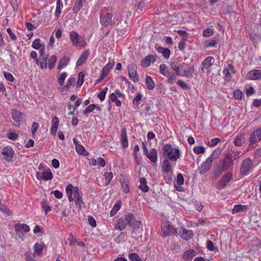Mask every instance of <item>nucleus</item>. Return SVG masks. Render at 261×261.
<instances>
[{
  "instance_id": "8fccbe9b",
  "label": "nucleus",
  "mask_w": 261,
  "mask_h": 261,
  "mask_svg": "<svg viewBox=\"0 0 261 261\" xmlns=\"http://www.w3.org/2000/svg\"><path fill=\"white\" fill-rule=\"evenodd\" d=\"M107 91L108 88L106 87L98 94L97 97L99 100L103 101L105 99Z\"/></svg>"
},
{
  "instance_id": "49530a36",
  "label": "nucleus",
  "mask_w": 261,
  "mask_h": 261,
  "mask_svg": "<svg viewBox=\"0 0 261 261\" xmlns=\"http://www.w3.org/2000/svg\"><path fill=\"white\" fill-rule=\"evenodd\" d=\"M48 55H47L45 57H43V58H41L42 62H40V67L41 69H46L47 67V60L48 59Z\"/></svg>"
},
{
  "instance_id": "4be33fe9",
  "label": "nucleus",
  "mask_w": 261,
  "mask_h": 261,
  "mask_svg": "<svg viewBox=\"0 0 261 261\" xmlns=\"http://www.w3.org/2000/svg\"><path fill=\"white\" fill-rule=\"evenodd\" d=\"M252 164H242L240 167V173L246 175L253 168Z\"/></svg>"
},
{
  "instance_id": "39448f33",
  "label": "nucleus",
  "mask_w": 261,
  "mask_h": 261,
  "mask_svg": "<svg viewBox=\"0 0 261 261\" xmlns=\"http://www.w3.org/2000/svg\"><path fill=\"white\" fill-rule=\"evenodd\" d=\"M161 236L166 238L172 236L176 233V231L174 227L168 223L164 222L161 225Z\"/></svg>"
},
{
  "instance_id": "13d9d810",
  "label": "nucleus",
  "mask_w": 261,
  "mask_h": 261,
  "mask_svg": "<svg viewBox=\"0 0 261 261\" xmlns=\"http://www.w3.org/2000/svg\"><path fill=\"white\" fill-rule=\"evenodd\" d=\"M167 67L164 64H161L160 66V72L165 76H166L169 72L167 70Z\"/></svg>"
},
{
  "instance_id": "e433bc0d",
  "label": "nucleus",
  "mask_w": 261,
  "mask_h": 261,
  "mask_svg": "<svg viewBox=\"0 0 261 261\" xmlns=\"http://www.w3.org/2000/svg\"><path fill=\"white\" fill-rule=\"evenodd\" d=\"M233 162V155L229 151L225 153L223 163H231Z\"/></svg>"
},
{
  "instance_id": "20e7f679",
  "label": "nucleus",
  "mask_w": 261,
  "mask_h": 261,
  "mask_svg": "<svg viewBox=\"0 0 261 261\" xmlns=\"http://www.w3.org/2000/svg\"><path fill=\"white\" fill-rule=\"evenodd\" d=\"M66 194L70 202H73L77 198L82 196V193L77 187H73L69 184L66 188Z\"/></svg>"
},
{
  "instance_id": "052dcab7",
  "label": "nucleus",
  "mask_w": 261,
  "mask_h": 261,
  "mask_svg": "<svg viewBox=\"0 0 261 261\" xmlns=\"http://www.w3.org/2000/svg\"><path fill=\"white\" fill-rule=\"evenodd\" d=\"M4 75L5 76V77L6 78V79L9 82H13L14 80V78L13 76L10 72L4 71Z\"/></svg>"
},
{
  "instance_id": "c03bdc74",
  "label": "nucleus",
  "mask_w": 261,
  "mask_h": 261,
  "mask_svg": "<svg viewBox=\"0 0 261 261\" xmlns=\"http://www.w3.org/2000/svg\"><path fill=\"white\" fill-rule=\"evenodd\" d=\"M84 76H85V74L83 72H79V73L78 74V80L76 82V85H77V87H81L82 85V84H83Z\"/></svg>"
},
{
  "instance_id": "f257e3e1",
  "label": "nucleus",
  "mask_w": 261,
  "mask_h": 261,
  "mask_svg": "<svg viewBox=\"0 0 261 261\" xmlns=\"http://www.w3.org/2000/svg\"><path fill=\"white\" fill-rule=\"evenodd\" d=\"M181 152L178 148L173 147L170 144H166L162 147V155L165 158L163 163L176 162L180 156Z\"/></svg>"
},
{
  "instance_id": "bb28decb",
  "label": "nucleus",
  "mask_w": 261,
  "mask_h": 261,
  "mask_svg": "<svg viewBox=\"0 0 261 261\" xmlns=\"http://www.w3.org/2000/svg\"><path fill=\"white\" fill-rule=\"evenodd\" d=\"M22 114L19 111L16 110H12V118L16 122H19L20 121L21 118L22 117Z\"/></svg>"
},
{
  "instance_id": "5fc2aeb1",
  "label": "nucleus",
  "mask_w": 261,
  "mask_h": 261,
  "mask_svg": "<svg viewBox=\"0 0 261 261\" xmlns=\"http://www.w3.org/2000/svg\"><path fill=\"white\" fill-rule=\"evenodd\" d=\"M193 151L197 154L205 152V149L203 146H196L194 148Z\"/></svg>"
},
{
  "instance_id": "b1692460",
  "label": "nucleus",
  "mask_w": 261,
  "mask_h": 261,
  "mask_svg": "<svg viewBox=\"0 0 261 261\" xmlns=\"http://www.w3.org/2000/svg\"><path fill=\"white\" fill-rule=\"evenodd\" d=\"M157 51L161 53L165 59H168L170 55V50L167 48L161 46H156Z\"/></svg>"
},
{
  "instance_id": "ea45409f",
  "label": "nucleus",
  "mask_w": 261,
  "mask_h": 261,
  "mask_svg": "<svg viewBox=\"0 0 261 261\" xmlns=\"http://www.w3.org/2000/svg\"><path fill=\"white\" fill-rule=\"evenodd\" d=\"M108 68L107 66L104 67L101 71V75L99 79H98L96 81L97 83H99L101 82L108 74Z\"/></svg>"
},
{
  "instance_id": "de8ad7c7",
  "label": "nucleus",
  "mask_w": 261,
  "mask_h": 261,
  "mask_svg": "<svg viewBox=\"0 0 261 261\" xmlns=\"http://www.w3.org/2000/svg\"><path fill=\"white\" fill-rule=\"evenodd\" d=\"M67 73H62L58 77V81L60 86H62L64 84V80L67 77Z\"/></svg>"
},
{
  "instance_id": "37998d69",
  "label": "nucleus",
  "mask_w": 261,
  "mask_h": 261,
  "mask_svg": "<svg viewBox=\"0 0 261 261\" xmlns=\"http://www.w3.org/2000/svg\"><path fill=\"white\" fill-rule=\"evenodd\" d=\"M103 176L105 177L106 180L105 185L106 186H107L110 184V182H111V180L113 178V174L111 172H106L105 173Z\"/></svg>"
},
{
  "instance_id": "79ce46f5",
  "label": "nucleus",
  "mask_w": 261,
  "mask_h": 261,
  "mask_svg": "<svg viewBox=\"0 0 261 261\" xmlns=\"http://www.w3.org/2000/svg\"><path fill=\"white\" fill-rule=\"evenodd\" d=\"M69 59L68 57H64L60 61L58 65V68L61 69L62 67L66 66L68 63Z\"/></svg>"
},
{
  "instance_id": "0eeeda50",
  "label": "nucleus",
  "mask_w": 261,
  "mask_h": 261,
  "mask_svg": "<svg viewBox=\"0 0 261 261\" xmlns=\"http://www.w3.org/2000/svg\"><path fill=\"white\" fill-rule=\"evenodd\" d=\"M180 70L181 71V76H186V77H193L194 68L193 66L188 67V65L185 63H182L180 65Z\"/></svg>"
},
{
  "instance_id": "680f3d73",
  "label": "nucleus",
  "mask_w": 261,
  "mask_h": 261,
  "mask_svg": "<svg viewBox=\"0 0 261 261\" xmlns=\"http://www.w3.org/2000/svg\"><path fill=\"white\" fill-rule=\"evenodd\" d=\"M223 73L224 75L225 81H229L231 79L230 72L227 69L224 68L223 71Z\"/></svg>"
},
{
  "instance_id": "bf43d9fd",
  "label": "nucleus",
  "mask_w": 261,
  "mask_h": 261,
  "mask_svg": "<svg viewBox=\"0 0 261 261\" xmlns=\"http://www.w3.org/2000/svg\"><path fill=\"white\" fill-rule=\"evenodd\" d=\"M171 69L173 71H174L176 73L175 74L177 75L181 76V71L180 70V65L179 66H176V65H171Z\"/></svg>"
},
{
  "instance_id": "09e8293b",
  "label": "nucleus",
  "mask_w": 261,
  "mask_h": 261,
  "mask_svg": "<svg viewBox=\"0 0 261 261\" xmlns=\"http://www.w3.org/2000/svg\"><path fill=\"white\" fill-rule=\"evenodd\" d=\"M34 249L35 253L37 255H40L42 253L43 248L41 245L36 243L34 245Z\"/></svg>"
},
{
  "instance_id": "9b49d317",
  "label": "nucleus",
  "mask_w": 261,
  "mask_h": 261,
  "mask_svg": "<svg viewBox=\"0 0 261 261\" xmlns=\"http://www.w3.org/2000/svg\"><path fill=\"white\" fill-rule=\"evenodd\" d=\"M14 229L17 234L28 232L30 230V227L26 224H16Z\"/></svg>"
},
{
  "instance_id": "4468645a",
  "label": "nucleus",
  "mask_w": 261,
  "mask_h": 261,
  "mask_svg": "<svg viewBox=\"0 0 261 261\" xmlns=\"http://www.w3.org/2000/svg\"><path fill=\"white\" fill-rule=\"evenodd\" d=\"M228 164H218L214 172V176L216 178L219 176L221 173L227 170Z\"/></svg>"
},
{
  "instance_id": "603ef678",
  "label": "nucleus",
  "mask_w": 261,
  "mask_h": 261,
  "mask_svg": "<svg viewBox=\"0 0 261 261\" xmlns=\"http://www.w3.org/2000/svg\"><path fill=\"white\" fill-rule=\"evenodd\" d=\"M75 201V205L81 210L82 207V206L84 204V202L83 201L82 196L79 198H77L74 200Z\"/></svg>"
},
{
  "instance_id": "864d4df0",
  "label": "nucleus",
  "mask_w": 261,
  "mask_h": 261,
  "mask_svg": "<svg viewBox=\"0 0 261 261\" xmlns=\"http://www.w3.org/2000/svg\"><path fill=\"white\" fill-rule=\"evenodd\" d=\"M121 186L124 193H128L129 191V187L128 185V182L127 181H124L122 182Z\"/></svg>"
},
{
  "instance_id": "e2e57ef3",
  "label": "nucleus",
  "mask_w": 261,
  "mask_h": 261,
  "mask_svg": "<svg viewBox=\"0 0 261 261\" xmlns=\"http://www.w3.org/2000/svg\"><path fill=\"white\" fill-rule=\"evenodd\" d=\"M177 84L183 89L190 90V87L182 80H178L177 81Z\"/></svg>"
},
{
  "instance_id": "a18cd8bd",
  "label": "nucleus",
  "mask_w": 261,
  "mask_h": 261,
  "mask_svg": "<svg viewBox=\"0 0 261 261\" xmlns=\"http://www.w3.org/2000/svg\"><path fill=\"white\" fill-rule=\"evenodd\" d=\"M166 76L168 77V83L171 85L173 84L176 79V75L175 73L170 74L168 73Z\"/></svg>"
},
{
  "instance_id": "0e129e2a",
  "label": "nucleus",
  "mask_w": 261,
  "mask_h": 261,
  "mask_svg": "<svg viewBox=\"0 0 261 261\" xmlns=\"http://www.w3.org/2000/svg\"><path fill=\"white\" fill-rule=\"evenodd\" d=\"M170 164H163L162 169L163 172L168 173L171 171Z\"/></svg>"
},
{
  "instance_id": "338daca9",
  "label": "nucleus",
  "mask_w": 261,
  "mask_h": 261,
  "mask_svg": "<svg viewBox=\"0 0 261 261\" xmlns=\"http://www.w3.org/2000/svg\"><path fill=\"white\" fill-rule=\"evenodd\" d=\"M243 93L240 90H236L233 92V96L237 99H241L242 97Z\"/></svg>"
},
{
  "instance_id": "393cba45",
  "label": "nucleus",
  "mask_w": 261,
  "mask_h": 261,
  "mask_svg": "<svg viewBox=\"0 0 261 261\" xmlns=\"http://www.w3.org/2000/svg\"><path fill=\"white\" fill-rule=\"evenodd\" d=\"M193 236V231L189 229H183L181 234V238L185 240L191 239Z\"/></svg>"
},
{
  "instance_id": "4d7b16f0",
  "label": "nucleus",
  "mask_w": 261,
  "mask_h": 261,
  "mask_svg": "<svg viewBox=\"0 0 261 261\" xmlns=\"http://www.w3.org/2000/svg\"><path fill=\"white\" fill-rule=\"evenodd\" d=\"M96 107V105L94 104H91L88 106L86 109L84 111V114L86 115L91 112H92L95 108Z\"/></svg>"
},
{
  "instance_id": "2eb2a0df",
  "label": "nucleus",
  "mask_w": 261,
  "mask_h": 261,
  "mask_svg": "<svg viewBox=\"0 0 261 261\" xmlns=\"http://www.w3.org/2000/svg\"><path fill=\"white\" fill-rule=\"evenodd\" d=\"M37 177L38 179H41L43 180L46 181L52 179L53 176L51 172V170L49 169H47L42 172L41 176L40 178L37 175Z\"/></svg>"
},
{
  "instance_id": "72a5a7b5",
  "label": "nucleus",
  "mask_w": 261,
  "mask_h": 261,
  "mask_svg": "<svg viewBox=\"0 0 261 261\" xmlns=\"http://www.w3.org/2000/svg\"><path fill=\"white\" fill-rule=\"evenodd\" d=\"M195 255V252L194 250H189L186 251L182 255V257L185 259H191Z\"/></svg>"
},
{
  "instance_id": "4c0bfd02",
  "label": "nucleus",
  "mask_w": 261,
  "mask_h": 261,
  "mask_svg": "<svg viewBox=\"0 0 261 261\" xmlns=\"http://www.w3.org/2000/svg\"><path fill=\"white\" fill-rule=\"evenodd\" d=\"M41 206L42 209L45 212V215H47L48 212L51 211V207L49 206L48 203L46 200H43L41 202Z\"/></svg>"
},
{
  "instance_id": "69168bd1",
  "label": "nucleus",
  "mask_w": 261,
  "mask_h": 261,
  "mask_svg": "<svg viewBox=\"0 0 261 261\" xmlns=\"http://www.w3.org/2000/svg\"><path fill=\"white\" fill-rule=\"evenodd\" d=\"M214 33L213 30L207 28L205 29L203 32V36L204 37H209L212 36Z\"/></svg>"
},
{
  "instance_id": "58836bf2",
  "label": "nucleus",
  "mask_w": 261,
  "mask_h": 261,
  "mask_svg": "<svg viewBox=\"0 0 261 261\" xmlns=\"http://www.w3.org/2000/svg\"><path fill=\"white\" fill-rule=\"evenodd\" d=\"M32 46L36 49H39L44 45L40 43V40L39 38L36 39L32 43Z\"/></svg>"
},
{
  "instance_id": "473e14b6",
  "label": "nucleus",
  "mask_w": 261,
  "mask_h": 261,
  "mask_svg": "<svg viewBox=\"0 0 261 261\" xmlns=\"http://www.w3.org/2000/svg\"><path fill=\"white\" fill-rule=\"evenodd\" d=\"M211 164H202L200 167H199V172L200 174H203L208 171L211 168Z\"/></svg>"
},
{
  "instance_id": "3c124183",
  "label": "nucleus",
  "mask_w": 261,
  "mask_h": 261,
  "mask_svg": "<svg viewBox=\"0 0 261 261\" xmlns=\"http://www.w3.org/2000/svg\"><path fill=\"white\" fill-rule=\"evenodd\" d=\"M110 98L112 101L115 102V104L117 106L119 107L121 106V102L119 99H117V96L115 94L112 93L110 96Z\"/></svg>"
},
{
  "instance_id": "c756f323",
  "label": "nucleus",
  "mask_w": 261,
  "mask_h": 261,
  "mask_svg": "<svg viewBox=\"0 0 261 261\" xmlns=\"http://www.w3.org/2000/svg\"><path fill=\"white\" fill-rule=\"evenodd\" d=\"M84 0H77L73 8V12L77 13L78 11L82 8Z\"/></svg>"
},
{
  "instance_id": "ddd939ff",
  "label": "nucleus",
  "mask_w": 261,
  "mask_h": 261,
  "mask_svg": "<svg viewBox=\"0 0 261 261\" xmlns=\"http://www.w3.org/2000/svg\"><path fill=\"white\" fill-rule=\"evenodd\" d=\"M146 156L152 163H156L157 161V151L154 148L150 149L149 152H144Z\"/></svg>"
},
{
  "instance_id": "7ed1b4c3",
  "label": "nucleus",
  "mask_w": 261,
  "mask_h": 261,
  "mask_svg": "<svg viewBox=\"0 0 261 261\" xmlns=\"http://www.w3.org/2000/svg\"><path fill=\"white\" fill-rule=\"evenodd\" d=\"M135 222L136 226H138L140 224V222L136 221L134 219V215L133 213H127L125 215L124 217L121 218L119 221L116 224L115 227L116 229L122 230L124 229L127 224L130 226L132 225V223Z\"/></svg>"
},
{
  "instance_id": "f704fd0d",
  "label": "nucleus",
  "mask_w": 261,
  "mask_h": 261,
  "mask_svg": "<svg viewBox=\"0 0 261 261\" xmlns=\"http://www.w3.org/2000/svg\"><path fill=\"white\" fill-rule=\"evenodd\" d=\"M57 61V57L55 55L51 56L48 59V67L50 69H53L55 66Z\"/></svg>"
},
{
  "instance_id": "6ab92c4d",
  "label": "nucleus",
  "mask_w": 261,
  "mask_h": 261,
  "mask_svg": "<svg viewBox=\"0 0 261 261\" xmlns=\"http://www.w3.org/2000/svg\"><path fill=\"white\" fill-rule=\"evenodd\" d=\"M59 125V119L55 116L51 120V126L50 128V134L54 136H55L56 134V132L58 129Z\"/></svg>"
},
{
  "instance_id": "c85d7f7f",
  "label": "nucleus",
  "mask_w": 261,
  "mask_h": 261,
  "mask_svg": "<svg viewBox=\"0 0 261 261\" xmlns=\"http://www.w3.org/2000/svg\"><path fill=\"white\" fill-rule=\"evenodd\" d=\"M139 188L142 191L145 192L149 190V187L147 185V181L145 178H140Z\"/></svg>"
},
{
  "instance_id": "f03ea898",
  "label": "nucleus",
  "mask_w": 261,
  "mask_h": 261,
  "mask_svg": "<svg viewBox=\"0 0 261 261\" xmlns=\"http://www.w3.org/2000/svg\"><path fill=\"white\" fill-rule=\"evenodd\" d=\"M115 12L112 7H109L106 12H102L100 15V22L104 27H112L117 21Z\"/></svg>"
},
{
  "instance_id": "9d476101",
  "label": "nucleus",
  "mask_w": 261,
  "mask_h": 261,
  "mask_svg": "<svg viewBox=\"0 0 261 261\" xmlns=\"http://www.w3.org/2000/svg\"><path fill=\"white\" fill-rule=\"evenodd\" d=\"M14 151L11 147L7 146L2 150V154L4 158L8 162L11 161L13 158Z\"/></svg>"
},
{
  "instance_id": "cd10ccee",
  "label": "nucleus",
  "mask_w": 261,
  "mask_h": 261,
  "mask_svg": "<svg viewBox=\"0 0 261 261\" xmlns=\"http://www.w3.org/2000/svg\"><path fill=\"white\" fill-rule=\"evenodd\" d=\"M245 142V137L244 135L240 134L237 136L235 140L233 141V143L236 146H240L242 145Z\"/></svg>"
},
{
  "instance_id": "c9c22d12",
  "label": "nucleus",
  "mask_w": 261,
  "mask_h": 261,
  "mask_svg": "<svg viewBox=\"0 0 261 261\" xmlns=\"http://www.w3.org/2000/svg\"><path fill=\"white\" fill-rule=\"evenodd\" d=\"M146 84L148 89L152 90L154 87V82L152 81V78L149 76H147L146 77Z\"/></svg>"
},
{
  "instance_id": "6e6552de",
  "label": "nucleus",
  "mask_w": 261,
  "mask_h": 261,
  "mask_svg": "<svg viewBox=\"0 0 261 261\" xmlns=\"http://www.w3.org/2000/svg\"><path fill=\"white\" fill-rule=\"evenodd\" d=\"M128 76L134 82L139 81V77L137 76V66L134 64H130L127 67Z\"/></svg>"
},
{
  "instance_id": "dca6fc26",
  "label": "nucleus",
  "mask_w": 261,
  "mask_h": 261,
  "mask_svg": "<svg viewBox=\"0 0 261 261\" xmlns=\"http://www.w3.org/2000/svg\"><path fill=\"white\" fill-rule=\"evenodd\" d=\"M69 37L73 45H77L81 42V38L76 32L71 31L70 33Z\"/></svg>"
},
{
  "instance_id": "6e6d98bb",
  "label": "nucleus",
  "mask_w": 261,
  "mask_h": 261,
  "mask_svg": "<svg viewBox=\"0 0 261 261\" xmlns=\"http://www.w3.org/2000/svg\"><path fill=\"white\" fill-rule=\"evenodd\" d=\"M217 45V42L216 40H207L204 43V47L207 48L209 47H215Z\"/></svg>"
},
{
  "instance_id": "774afa93",
  "label": "nucleus",
  "mask_w": 261,
  "mask_h": 261,
  "mask_svg": "<svg viewBox=\"0 0 261 261\" xmlns=\"http://www.w3.org/2000/svg\"><path fill=\"white\" fill-rule=\"evenodd\" d=\"M254 156L257 162H261V149L256 150L254 153Z\"/></svg>"
},
{
  "instance_id": "f3484780",
  "label": "nucleus",
  "mask_w": 261,
  "mask_h": 261,
  "mask_svg": "<svg viewBox=\"0 0 261 261\" xmlns=\"http://www.w3.org/2000/svg\"><path fill=\"white\" fill-rule=\"evenodd\" d=\"M121 143L123 148L128 147V143L126 135V130L125 128H122L121 130Z\"/></svg>"
},
{
  "instance_id": "a211bd4d",
  "label": "nucleus",
  "mask_w": 261,
  "mask_h": 261,
  "mask_svg": "<svg viewBox=\"0 0 261 261\" xmlns=\"http://www.w3.org/2000/svg\"><path fill=\"white\" fill-rule=\"evenodd\" d=\"M248 79L252 80L261 79V70H254L250 71L248 74Z\"/></svg>"
},
{
  "instance_id": "f8f14e48",
  "label": "nucleus",
  "mask_w": 261,
  "mask_h": 261,
  "mask_svg": "<svg viewBox=\"0 0 261 261\" xmlns=\"http://www.w3.org/2000/svg\"><path fill=\"white\" fill-rule=\"evenodd\" d=\"M184 183V179L181 174L178 173L176 177V182L174 183V188L178 191H183L184 188L181 187Z\"/></svg>"
},
{
  "instance_id": "2f4dec72",
  "label": "nucleus",
  "mask_w": 261,
  "mask_h": 261,
  "mask_svg": "<svg viewBox=\"0 0 261 261\" xmlns=\"http://www.w3.org/2000/svg\"><path fill=\"white\" fill-rule=\"evenodd\" d=\"M129 261H143L142 259L136 253H129L128 255Z\"/></svg>"
},
{
  "instance_id": "7c9ffc66",
  "label": "nucleus",
  "mask_w": 261,
  "mask_h": 261,
  "mask_svg": "<svg viewBox=\"0 0 261 261\" xmlns=\"http://www.w3.org/2000/svg\"><path fill=\"white\" fill-rule=\"evenodd\" d=\"M121 207V202L120 201H117L113 206V207L110 211V216H114L117 212L120 210Z\"/></svg>"
},
{
  "instance_id": "1a4fd4ad",
  "label": "nucleus",
  "mask_w": 261,
  "mask_h": 261,
  "mask_svg": "<svg viewBox=\"0 0 261 261\" xmlns=\"http://www.w3.org/2000/svg\"><path fill=\"white\" fill-rule=\"evenodd\" d=\"M232 175L230 173H227L223 176L222 179L219 181L217 184V189H224L227 184L231 180Z\"/></svg>"
},
{
  "instance_id": "412c9836",
  "label": "nucleus",
  "mask_w": 261,
  "mask_h": 261,
  "mask_svg": "<svg viewBox=\"0 0 261 261\" xmlns=\"http://www.w3.org/2000/svg\"><path fill=\"white\" fill-rule=\"evenodd\" d=\"M248 208L246 205L237 204L234 205L231 213L232 214H236L239 213L246 212Z\"/></svg>"
},
{
  "instance_id": "a878e982",
  "label": "nucleus",
  "mask_w": 261,
  "mask_h": 261,
  "mask_svg": "<svg viewBox=\"0 0 261 261\" xmlns=\"http://www.w3.org/2000/svg\"><path fill=\"white\" fill-rule=\"evenodd\" d=\"M214 58L212 57H208L202 63L203 68L205 69H208L211 65L214 64Z\"/></svg>"
},
{
  "instance_id": "423d86ee",
  "label": "nucleus",
  "mask_w": 261,
  "mask_h": 261,
  "mask_svg": "<svg viewBox=\"0 0 261 261\" xmlns=\"http://www.w3.org/2000/svg\"><path fill=\"white\" fill-rule=\"evenodd\" d=\"M261 140V127L254 130L250 135L249 141V146H256V143Z\"/></svg>"
},
{
  "instance_id": "a19ab883",
  "label": "nucleus",
  "mask_w": 261,
  "mask_h": 261,
  "mask_svg": "<svg viewBox=\"0 0 261 261\" xmlns=\"http://www.w3.org/2000/svg\"><path fill=\"white\" fill-rule=\"evenodd\" d=\"M63 6V5L61 3V0L57 1V7L56 9V11L55 13V15L56 17L58 18L61 13V7Z\"/></svg>"
},
{
  "instance_id": "5701e85b",
  "label": "nucleus",
  "mask_w": 261,
  "mask_h": 261,
  "mask_svg": "<svg viewBox=\"0 0 261 261\" xmlns=\"http://www.w3.org/2000/svg\"><path fill=\"white\" fill-rule=\"evenodd\" d=\"M221 153V150L219 148L216 149L205 161L204 163H212L213 161L217 159Z\"/></svg>"
},
{
  "instance_id": "aec40b11",
  "label": "nucleus",
  "mask_w": 261,
  "mask_h": 261,
  "mask_svg": "<svg viewBox=\"0 0 261 261\" xmlns=\"http://www.w3.org/2000/svg\"><path fill=\"white\" fill-rule=\"evenodd\" d=\"M89 55V51L88 50H86L84 51L82 54L80 56L79 59L76 62V65L77 66H80L82 65L88 58Z\"/></svg>"
}]
</instances>
